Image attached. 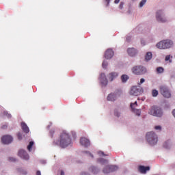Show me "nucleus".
I'll return each instance as SVG.
<instances>
[{
	"label": "nucleus",
	"instance_id": "1",
	"mask_svg": "<svg viewBox=\"0 0 175 175\" xmlns=\"http://www.w3.org/2000/svg\"><path fill=\"white\" fill-rule=\"evenodd\" d=\"M72 143V139H70V137H69V134L66 132L63 131L59 137V140L54 142V144L55 146H59L62 148H65V147H68L69 144Z\"/></svg>",
	"mask_w": 175,
	"mask_h": 175
},
{
	"label": "nucleus",
	"instance_id": "2",
	"mask_svg": "<svg viewBox=\"0 0 175 175\" xmlns=\"http://www.w3.org/2000/svg\"><path fill=\"white\" fill-rule=\"evenodd\" d=\"M157 49H160V50H166V49H170V47L173 46V41L170 40H164L160 41L156 44Z\"/></svg>",
	"mask_w": 175,
	"mask_h": 175
},
{
	"label": "nucleus",
	"instance_id": "3",
	"mask_svg": "<svg viewBox=\"0 0 175 175\" xmlns=\"http://www.w3.org/2000/svg\"><path fill=\"white\" fill-rule=\"evenodd\" d=\"M146 140L150 146H155L158 143V136L154 132H148L146 134Z\"/></svg>",
	"mask_w": 175,
	"mask_h": 175
},
{
	"label": "nucleus",
	"instance_id": "4",
	"mask_svg": "<svg viewBox=\"0 0 175 175\" xmlns=\"http://www.w3.org/2000/svg\"><path fill=\"white\" fill-rule=\"evenodd\" d=\"M132 72L134 75L142 76V75H146L147 68L144 66H135L132 68Z\"/></svg>",
	"mask_w": 175,
	"mask_h": 175
},
{
	"label": "nucleus",
	"instance_id": "5",
	"mask_svg": "<svg viewBox=\"0 0 175 175\" xmlns=\"http://www.w3.org/2000/svg\"><path fill=\"white\" fill-rule=\"evenodd\" d=\"M150 114L151 116H154V117H162L163 116V111H162V108L158 106L152 107Z\"/></svg>",
	"mask_w": 175,
	"mask_h": 175
},
{
	"label": "nucleus",
	"instance_id": "6",
	"mask_svg": "<svg viewBox=\"0 0 175 175\" xmlns=\"http://www.w3.org/2000/svg\"><path fill=\"white\" fill-rule=\"evenodd\" d=\"M156 20L159 23H167V18L165 14V12L162 10H159L156 13Z\"/></svg>",
	"mask_w": 175,
	"mask_h": 175
},
{
	"label": "nucleus",
	"instance_id": "7",
	"mask_svg": "<svg viewBox=\"0 0 175 175\" xmlns=\"http://www.w3.org/2000/svg\"><path fill=\"white\" fill-rule=\"evenodd\" d=\"M100 83L103 85V87H106L109 83L107 78L106 77V75L104 72H102L99 77Z\"/></svg>",
	"mask_w": 175,
	"mask_h": 175
},
{
	"label": "nucleus",
	"instance_id": "8",
	"mask_svg": "<svg viewBox=\"0 0 175 175\" xmlns=\"http://www.w3.org/2000/svg\"><path fill=\"white\" fill-rule=\"evenodd\" d=\"M18 157L25 161H28L29 159V154L27 152V151L24 150H20L18 152Z\"/></svg>",
	"mask_w": 175,
	"mask_h": 175
},
{
	"label": "nucleus",
	"instance_id": "9",
	"mask_svg": "<svg viewBox=\"0 0 175 175\" xmlns=\"http://www.w3.org/2000/svg\"><path fill=\"white\" fill-rule=\"evenodd\" d=\"M116 170H118L117 165H108L103 170V173H111L112 172H116Z\"/></svg>",
	"mask_w": 175,
	"mask_h": 175
},
{
	"label": "nucleus",
	"instance_id": "10",
	"mask_svg": "<svg viewBox=\"0 0 175 175\" xmlns=\"http://www.w3.org/2000/svg\"><path fill=\"white\" fill-rule=\"evenodd\" d=\"M1 142L3 144H10L13 142V137L10 135H4L1 137Z\"/></svg>",
	"mask_w": 175,
	"mask_h": 175
},
{
	"label": "nucleus",
	"instance_id": "11",
	"mask_svg": "<svg viewBox=\"0 0 175 175\" xmlns=\"http://www.w3.org/2000/svg\"><path fill=\"white\" fill-rule=\"evenodd\" d=\"M143 88H132L130 91V94L131 95H133L134 96H137L140 95L141 94H143Z\"/></svg>",
	"mask_w": 175,
	"mask_h": 175
},
{
	"label": "nucleus",
	"instance_id": "12",
	"mask_svg": "<svg viewBox=\"0 0 175 175\" xmlns=\"http://www.w3.org/2000/svg\"><path fill=\"white\" fill-rule=\"evenodd\" d=\"M160 92L164 98H170L172 96V94L170 93V91H169V89L167 88H161L160 90Z\"/></svg>",
	"mask_w": 175,
	"mask_h": 175
},
{
	"label": "nucleus",
	"instance_id": "13",
	"mask_svg": "<svg viewBox=\"0 0 175 175\" xmlns=\"http://www.w3.org/2000/svg\"><path fill=\"white\" fill-rule=\"evenodd\" d=\"M113 55H114V51H113V49H109L105 51V58H106V59H111Z\"/></svg>",
	"mask_w": 175,
	"mask_h": 175
},
{
	"label": "nucleus",
	"instance_id": "14",
	"mask_svg": "<svg viewBox=\"0 0 175 175\" xmlns=\"http://www.w3.org/2000/svg\"><path fill=\"white\" fill-rule=\"evenodd\" d=\"M137 107V102L135 101L134 103H131V108L132 111H133L134 113H135V114L137 116H140V114H142V111H140L139 109H137L135 107Z\"/></svg>",
	"mask_w": 175,
	"mask_h": 175
},
{
	"label": "nucleus",
	"instance_id": "15",
	"mask_svg": "<svg viewBox=\"0 0 175 175\" xmlns=\"http://www.w3.org/2000/svg\"><path fill=\"white\" fill-rule=\"evenodd\" d=\"M108 80L109 81H114L117 77H118V72H112L107 75Z\"/></svg>",
	"mask_w": 175,
	"mask_h": 175
},
{
	"label": "nucleus",
	"instance_id": "16",
	"mask_svg": "<svg viewBox=\"0 0 175 175\" xmlns=\"http://www.w3.org/2000/svg\"><path fill=\"white\" fill-rule=\"evenodd\" d=\"M127 53L130 57H136L137 54V50L135 48H129L127 49Z\"/></svg>",
	"mask_w": 175,
	"mask_h": 175
},
{
	"label": "nucleus",
	"instance_id": "17",
	"mask_svg": "<svg viewBox=\"0 0 175 175\" xmlns=\"http://www.w3.org/2000/svg\"><path fill=\"white\" fill-rule=\"evenodd\" d=\"M80 144L81 146H84V147H88L90 146V140L85 137L81 138Z\"/></svg>",
	"mask_w": 175,
	"mask_h": 175
},
{
	"label": "nucleus",
	"instance_id": "18",
	"mask_svg": "<svg viewBox=\"0 0 175 175\" xmlns=\"http://www.w3.org/2000/svg\"><path fill=\"white\" fill-rule=\"evenodd\" d=\"M21 125V128H22L23 132H25V133H29V128H28V126L27 125V124H25V122H22Z\"/></svg>",
	"mask_w": 175,
	"mask_h": 175
},
{
	"label": "nucleus",
	"instance_id": "19",
	"mask_svg": "<svg viewBox=\"0 0 175 175\" xmlns=\"http://www.w3.org/2000/svg\"><path fill=\"white\" fill-rule=\"evenodd\" d=\"M138 170L139 172H140V173H146L148 170H150V167H145L144 165H140L138 167Z\"/></svg>",
	"mask_w": 175,
	"mask_h": 175
},
{
	"label": "nucleus",
	"instance_id": "20",
	"mask_svg": "<svg viewBox=\"0 0 175 175\" xmlns=\"http://www.w3.org/2000/svg\"><path fill=\"white\" fill-rule=\"evenodd\" d=\"M120 80L122 81V83H126V81H128L129 80V76L128 75H122L120 77Z\"/></svg>",
	"mask_w": 175,
	"mask_h": 175
},
{
	"label": "nucleus",
	"instance_id": "21",
	"mask_svg": "<svg viewBox=\"0 0 175 175\" xmlns=\"http://www.w3.org/2000/svg\"><path fill=\"white\" fill-rule=\"evenodd\" d=\"M107 100H110L111 102H114V100H116V99H117V98L116 97L115 94H110L107 97Z\"/></svg>",
	"mask_w": 175,
	"mask_h": 175
},
{
	"label": "nucleus",
	"instance_id": "22",
	"mask_svg": "<svg viewBox=\"0 0 175 175\" xmlns=\"http://www.w3.org/2000/svg\"><path fill=\"white\" fill-rule=\"evenodd\" d=\"M152 59V53H151V52L146 53V54L145 55L146 61H147V62L151 61Z\"/></svg>",
	"mask_w": 175,
	"mask_h": 175
},
{
	"label": "nucleus",
	"instance_id": "23",
	"mask_svg": "<svg viewBox=\"0 0 175 175\" xmlns=\"http://www.w3.org/2000/svg\"><path fill=\"white\" fill-rule=\"evenodd\" d=\"M156 72L158 75H161L165 72V69L163 67H157L156 68Z\"/></svg>",
	"mask_w": 175,
	"mask_h": 175
},
{
	"label": "nucleus",
	"instance_id": "24",
	"mask_svg": "<svg viewBox=\"0 0 175 175\" xmlns=\"http://www.w3.org/2000/svg\"><path fill=\"white\" fill-rule=\"evenodd\" d=\"M90 172H92V173H94V174H96V173L98 172V169H96V167L94 166L90 167Z\"/></svg>",
	"mask_w": 175,
	"mask_h": 175
},
{
	"label": "nucleus",
	"instance_id": "25",
	"mask_svg": "<svg viewBox=\"0 0 175 175\" xmlns=\"http://www.w3.org/2000/svg\"><path fill=\"white\" fill-rule=\"evenodd\" d=\"M34 144V142L33 141L30 142L29 145L27 146V150L28 151H31V150H32V147Z\"/></svg>",
	"mask_w": 175,
	"mask_h": 175
},
{
	"label": "nucleus",
	"instance_id": "26",
	"mask_svg": "<svg viewBox=\"0 0 175 175\" xmlns=\"http://www.w3.org/2000/svg\"><path fill=\"white\" fill-rule=\"evenodd\" d=\"M98 162H99L100 163H102V165H105V163H107L108 161L105 159H99L98 160Z\"/></svg>",
	"mask_w": 175,
	"mask_h": 175
},
{
	"label": "nucleus",
	"instance_id": "27",
	"mask_svg": "<svg viewBox=\"0 0 175 175\" xmlns=\"http://www.w3.org/2000/svg\"><path fill=\"white\" fill-rule=\"evenodd\" d=\"M146 2L147 0H142L141 2L139 3V8H143V6L146 5Z\"/></svg>",
	"mask_w": 175,
	"mask_h": 175
},
{
	"label": "nucleus",
	"instance_id": "28",
	"mask_svg": "<svg viewBox=\"0 0 175 175\" xmlns=\"http://www.w3.org/2000/svg\"><path fill=\"white\" fill-rule=\"evenodd\" d=\"M107 65H108L107 61L103 60V64H102V66H103V69H106L107 68Z\"/></svg>",
	"mask_w": 175,
	"mask_h": 175
},
{
	"label": "nucleus",
	"instance_id": "29",
	"mask_svg": "<svg viewBox=\"0 0 175 175\" xmlns=\"http://www.w3.org/2000/svg\"><path fill=\"white\" fill-rule=\"evenodd\" d=\"M152 96H154V97L158 96V90H152Z\"/></svg>",
	"mask_w": 175,
	"mask_h": 175
},
{
	"label": "nucleus",
	"instance_id": "30",
	"mask_svg": "<svg viewBox=\"0 0 175 175\" xmlns=\"http://www.w3.org/2000/svg\"><path fill=\"white\" fill-rule=\"evenodd\" d=\"M125 5V3L124 1H121L119 5V9H124V5Z\"/></svg>",
	"mask_w": 175,
	"mask_h": 175
},
{
	"label": "nucleus",
	"instance_id": "31",
	"mask_svg": "<svg viewBox=\"0 0 175 175\" xmlns=\"http://www.w3.org/2000/svg\"><path fill=\"white\" fill-rule=\"evenodd\" d=\"M4 116H6L8 118H12V115L10 113H8V111H4L3 112Z\"/></svg>",
	"mask_w": 175,
	"mask_h": 175
},
{
	"label": "nucleus",
	"instance_id": "32",
	"mask_svg": "<svg viewBox=\"0 0 175 175\" xmlns=\"http://www.w3.org/2000/svg\"><path fill=\"white\" fill-rule=\"evenodd\" d=\"M114 116H116V117H120L121 116V113L118 110H115Z\"/></svg>",
	"mask_w": 175,
	"mask_h": 175
},
{
	"label": "nucleus",
	"instance_id": "33",
	"mask_svg": "<svg viewBox=\"0 0 175 175\" xmlns=\"http://www.w3.org/2000/svg\"><path fill=\"white\" fill-rule=\"evenodd\" d=\"M17 137H18V140H22L23 139V135L21 134V133H17Z\"/></svg>",
	"mask_w": 175,
	"mask_h": 175
},
{
	"label": "nucleus",
	"instance_id": "34",
	"mask_svg": "<svg viewBox=\"0 0 175 175\" xmlns=\"http://www.w3.org/2000/svg\"><path fill=\"white\" fill-rule=\"evenodd\" d=\"M165 61H169L170 64H172V59H170V55H167L165 59Z\"/></svg>",
	"mask_w": 175,
	"mask_h": 175
},
{
	"label": "nucleus",
	"instance_id": "35",
	"mask_svg": "<svg viewBox=\"0 0 175 175\" xmlns=\"http://www.w3.org/2000/svg\"><path fill=\"white\" fill-rule=\"evenodd\" d=\"M154 129L156 131H161L162 129V127H161V126H155Z\"/></svg>",
	"mask_w": 175,
	"mask_h": 175
},
{
	"label": "nucleus",
	"instance_id": "36",
	"mask_svg": "<svg viewBox=\"0 0 175 175\" xmlns=\"http://www.w3.org/2000/svg\"><path fill=\"white\" fill-rule=\"evenodd\" d=\"M131 39H132V37L127 36L126 38V42H131Z\"/></svg>",
	"mask_w": 175,
	"mask_h": 175
},
{
	"label": "nucleus",
	"instance_id": "37",
	"mask_svg": "<svg viewBox=\"0 0 175 175\" xmlns=\"http://www.w3.org/2000/svg\"><path fill=\"white\" fill-rule=\"evenodd\" d=\"M144 81H146V80L144 79V78H142L140 79V83H138L139 85H140V84H143V83H144Z\"/></svg>",
	"mask_w": 175,
	"mask_h": 175
},
{
	"label": "nucleus",
	"instance_id": "38",
	"mask_svg": "<svg viewBox=\"0 0 175 175\" xmlns=\"http://www.w3.org/2000/svg\"><path fill=\"white\" fill-rule=\"evenodd\" d=\"M9 161H10L11 162H15L16 159L13 158V157H10L9 158Z\"/></svg>",
	"mask_w": 175,
	"mask_h": 175
},
{
	"label": "nucleus",
	"instance_id": "39",
	"mask_svg": "<svg viewBox=\"0 0 175 175\" xmlns=\"http://www.w3.org/2000/svg\"><path fill=\"white\" fill-rule=\"evenodd\" d=\"M50 135H51V137H53V135H54V130L50 131Z\"/></svg>",
	"mask_w": 175,
	"mask_h": 175
},
{
	"label": "nucleus",
	"instance_id": "40",
	"mask_svg": "<svg viewBox=\"0 0 175 175\" xmlns=\"http://www.w3.org/2000/svg\"><path fill=\"white\" fill-rule=\"evenodd\" d=\"M98 154H99L100 155H103V157H105V155H106V154H105V153H104L103 152H102V151L98 152Z\"/></svg>",
	"mask_w": 175,
	"mask_h": 175
},
{
	"label": "nucleus",
	"instance_id": "41",
	"mask_svg": "<svg viewBox=\"0 0 175 175\" xmlns=\"http://www.w3.org/2000/svg\"><path fill=\"white\" fill-rule=\"evenodd\" d=\"M105 2H107V6H109V5H110V0H105Z\"/></svg>",
	"mask_w": 175,
	"mask_h": 175
},
{
	"label": "nucleus",
	"instance_id": "42",
	"mask_svg": "<svg viewBox=\"0 0 175 175\" xmlns=\"http://www.w3.org/2000/svg\"><path fill=\"white\" fill-rule=\"evenodd\" d=\"M120 1H121V0H115L114 3H116V4L120 3Z\"/></svg>",
	"mask_w": 175,
	"mask_h": 175
},
{
	"label": "nucleus",
	"instance_id": "43",
	"mask_svg": "<svg viewBox=\"0 0 175 175\" xmlns=\"http://www.w3.org/2000/svg\"><path fill=\"white\" fill-rule=\"evenodd\" d=\"M36 175H42V174L40 173V171H37Z\"/></svg>",
	"mask_w": 175,
	"mask_h": 175
},
{
	"label": "nucleus",
	"instance_id": "44",
	"mask_svg": "<svg viewBox=\"0 0 175 175\" xmlns=\"http://www.w3.org/2000/svg\"><path fill=\"white\" fill-rule=\"evenodd\" d=\"M88 155H90V157H92V158H94V155H92V154H91L90 152H88Z\"/></svg>",
	"mask_w": 175,
	"mask_h": 175
},
{
	"label": "nucleus",
	"instance_id": "45",
	"mask_svg": "<svg viewBox=\"0 0 175 175\" xmlns=\"http://www.w3.org/2000/svg\"><path fill=\"white\" fill-rule=\"evenodd\" d=\"M2 129H5V128H8V126L7 125H4V126H2Z\"/></svg>",
	"mask_w": 175,
	"mask_h": 175
},
{
	"label": "nucleus",
	"instance_id": "46",
	"mask_svg": "<svg viewBox=\"0 0 175 175\" xmlns=\"http://www.w3.org/2000/svg\"><path fill=\"white\" fill-rule=\"evenodd\" d=\"M61 175H65V172H64V171H61Z\"/></svg>",
	"mask_w": 175,
	"mask_h": 175
},
{
	"label": "nucleus",
	"instance_id": "47",
	"mask_svg": "<svg viewBox=\"0 0 175 175\" xmlns=\"http://www.w3.org/2000/svg\"><path fill=\"white\" fill-rule=\"evenodd\" d=\"M141 43H142V44H144V40H141Z\"/></svg>",
	"mask_w": 175,
	"mask_h": 175
},
{
	"label": "nucleus",
	"instance_id": "48",
	"mask_svg": "<svg viewBox=\"0 0 175 175\" xmlns=\"http://www.w3.org/2000/svg\"><path fill=\"white\" fill-rule=\"evenodd\" d=\"M81 175H88V174H87L85 172H83V173L81 174Z\"/></svg>",
	"mask_w": 175,
	"mask_h": 175
},
{
	"label": "nucleus",
	"instance_id": "49",
	"mask_svg": "<svg viewBox=\"0 0 175 175\" xmlns=\"http://www.w3.org/2000/svg\"><path fill=\"white\" fill-rule=\"evenodd\" d=\"M132 88H137V87L136 86H133Z\"/></svg>",
	"mask_w": 175,
	"mask_h": 175
},
{
	"label": "nucleus",
	"instance_id": "50",
	"mask_svg": "<svg viewBox=\"0 0 175 175\" xmlns=\"http://www.w3.org/2000/svg\"><path fill=\"white\" fill-rule=\"evenodd\" d=\"M132 1H135V0H132Z\"/></svg>",
	"mask_w": 175,
	"mask_h": 175
}]
</instances>
